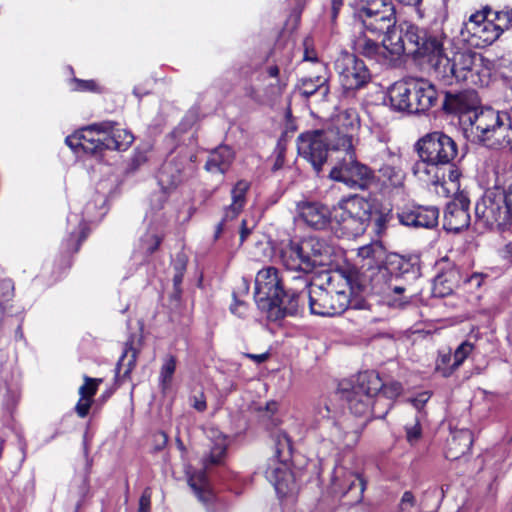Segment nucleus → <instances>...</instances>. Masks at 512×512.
I'll use <instances>...</instances> for the list:
<instances>
[{
    "label": "nucleus",
    "instance_id": "1",
    "mask_svg": "<svg viewBox=\"0 0 512 512\" xmlns=\"http://www.w3.org/2000/svg\"><path fill=\"white\" fill-rule=\"evenodd\" d=\"M401 391L399 382L384 384L378 373L370 371L360 373L353 383H341L339 392L354 415L371 412L374 417L383 418Z\"/></svg>",
    "mask_w": 512,
    "mask_h": 512
},
{
    "label": "nucleus",
    "instance_id": "2",
    "mask_svg": "<svg viewBox=\"0 0 512 512\" xmlns=\"http://www.w3.org/2000/svg\"><path fill=\"white\" fill-rule=\"evenodd\" d=\"M490 70V61L471 50L456 51L435 65L436 77L446 85L463 82L482 87L489 82Z\"/></svg>",
    "mask_w": 512,
    "mask_h": 512
},
{
    "label": "nucleus",
    "instance_id": "3",
    "mask_svg": "<svg viewBox=\"0 0 512 512\" xmlns=\"http://www.w3.org/2000/svg\"><path fill=\"white\" fill-rule=\"evenodd\" d=\"M334 247L324 238L310 236L300 242H290L281 249L280 258L286 269L309 274L333 261Z\"/></svg>",
    "mask_w": 512,
    "mask_h": 512
},
{
    "label": "nucleus",
    "instance_id": "4",
    "mask_svg": "<svg viewBox=\"0 0 512 512\" xmlns=\"http://www.w3.org/2000/svg\"><path fill=\"white\" fill-rule=\"evenodd\" d=\"M468 122L475 141L490 149H508L512 153V120L507 110L481 109L469 115Z\"/></svg>",
    "mask_w": 512,
    "mask_h": 512
},
{
    "label": "nucleus",
    "instance_id": "5",
    "mask_svg": "<svg viewBox=\"0 0 512 512\" xmlns=\"http://www.w3.org/2000/svg\"><path fill=\"white\" fill-rule=\"evenodd\" d=\"M274 441L275 457L269 461L265 476L279 496H286L296 490L294 475L287 464L292 444L287 433L282 431L275 434Z\"/></svg>",
    "mask_w": 512,
    "mask_h": 512
},
{
    "label": "nucleus",
    "instance_id": "6",
    "mask_svg": "<svg viewBox=\"0 0 512 512\" xmlns=\"http://www.w3.org/2000/svg\"><path fill=\"white\" fill-rule=\"evenodd\" d=\"M477 221L488 229H503L512 223L505 188L487 189L475 205Z\"/></svg>",
    "mask_w": 512,
    "mask_h": 512
},
{
    "label": "nucleus",
    "instance_id": "7",
    "mask_svg": "<svg viewBox=\"0 0 512 512\" xmlns=\"http://www.w3.org/2000/svg\"><path fill=\"white\" fill-rule=\"evenodd\" d=\"M210 437L214 439V443L209 454L202 459L203 469L186 472L188 485L203 503H209L213 499L206 471L213 465L222 464L227 450V439L223 434L217 430H211Z\"/></svg>",
    "mask_w": 512,
    "mask_h": 512
},
{
    "label": "nucleus",
    "instance_id": "8",
    "mask_svg": "<svg viewBox=\"0 0 512 512\" xmlns=\"http://www.w3.org/2000/svg\"><path fill=\"white\" fill-rule=\"evenodd\" d=\"M372 212L371 203L361 196H352L339 202L334 219L348 236H358L365 232Z\"/></svg>",
    "mask_w": 512,
    "mask_h": 512
},
{
    "label": "nucleus",
    "instance_id": "9",
    "mask_svg": "<svg viewBox=\"0 0 512 512\" xmlns=\"http://www.w3.org/2000/svg\"><path fill=\"white\" fill-rule=\"evenodd\" d=\"M337 131L312 130L301 133L297 138L298 154L311 163L314 170L319 173L327 161L328 151H335Z\"/></svg>",
    "mask_w": 512,
    "mask_h": 512
},
{
    "label": "nucleus",
    "instance_id": "10",
    "mask_svg": "<svg viewBox=\"0 0 512 512\" xmlns=\"http://www.w3.org/2000/svg\"><path fill=\"white\" fill-rule=\"evenodd\" d=\"M295 280L303 289H307L310 312L319 316H333L345 311L348 298L345 292H330L322 286L314 285L306 276H297Z\"/></svg>",
    "mask_w": 512,
    "mask_h": 512
},
{
    "label": "nucleus",
    "instance_id": "11",
    "mask_svg": "<svg viewBox=\"0 0 512 512\" xmlns=\"http://www.w3.org/2000/svg\"><path fill=\"white\" fill-rule=\"evenodd\" d=\"M419 157L438 166L448 165L458 155V146L454 139L441 131L426 134L418 140Z\"/></svg>",
    "mask_w": 512,
    "mask_h": 512
},
{
    "label": "nucleus",
    "instance_id": "12",
    "mask_svg": "<svg viewBox=\"0 0 512 512\" xmlns=\"http://www.w3.org/2000/svg\"><path fill=\"white\" fill-rule=\"evenodd\" d=\"M335 152L343 153V156L337 157V162L330 171V178L344 183L349 188L366 187L372 177V171L356 159L354 148L339 149Z\"/></svg>",
    "mask_w": 512,
    "mask_h": 512
},
{
    "label": "nucleus",
    "instance_id": "13",
    "mask_svg": "<svg viewBox=\"0 0 512 512\" xmlns=\"http://www.w3.org/2000/svg\"><path fill=\"white\" fill-rule=\"evenodd\" d=\"M339 82L345 92H354L366 86L371 74L366 64L354 54L343 52L335 61Z\"/></svg>",
    "mask_w": 512,
    "mask_h": 512
},
{
    "label": "nucleus",
    "instance_id": "14",
    "mask_svg": "<svg viewBox=\"0 0 512 512\" xmlns=\"http://www.w3.org/2000/svg\"><path fill=\"white\" fill-rule=\"evenodd\" d=\"M489 12L490 6L486 5L481 10L471 14L464 23L462 35L467 34L466 41L473 47H487L501 37L497 28L489 19Z\"/></svg>",
    "mask_w": 512,
    "mask_h": 512
},
{
    "label": "nucleus",
    "instance_id": "15",
    "mask_svg": "<svg viewBox=\"0 0 512 512\" xmlns=\"http://www.w3.org/2000/svg\"><path fill=\"white\" fill-rule=\"evenodd\" d=\"M284 294L279 271L272 266L260 270L255 278L254 298L259 309L272 311L273 305L281 302Z\"/></svg>",
    "mask_w": 512,
    "mask_h": 512
},
{
    "label": "nucleus",
    "instance_id": "16",
    "mask_svg": "<svg viewBox=\"0 0 512 512\" xmlns=\"http://www.w3.org/2000/svg\"><path fill=\"white\" fill-rule=\"evenodd\" d=\"M366 483L362 477L342 465L335 466L329 485V492L338 498H347L346 504L353 505L363 499Z\"/></svg>",
    "mask_w": 512,
    "mask_h": 512
},
{
    "label": "nucleus",
    "instance_id": "17",
    "mask_svg": "<svg viewBox=\"0 0 512 512\" xmlns=\"http://www.w3.org/2000/svg\"><path fill=\"white\" fill-rule=\"evenodd\" d=\"M423 29L417 25L403 21L385 36V43L391 56L399 57L402 54L416 55Z\"/></svg>",
    "mask_w": 512,
    "mask_h": 512
},
{
    "label": "nucleus",
    "instance_id": "18",
    "mask_svg": "<svg viewBox=\"0 0 512 512\" xmlns=\"http://www.w3.org/2000/svg\"><path fill=\"white\" fill-rule=\"evenodd\" d=\"M111 129V122L92 124L66 137V144L74 151L80 149L87 154L96 155L105 150L104 134Z\"/></svg>",
    "mask_w": 512,
    "mask_h": 512
},
{
    "label": "nucleus",
    "instance_id": "19",
    "mask_svg": "<svg viewBox=\"0 0 512 512\" xmlns=\"http://www.w3.org/2000/svg\"><path fill=\"white\" fill-rule=\"evenodd\" d=\"M360 127V120L354 109H348L340 112L333 120L331 126L326 131H337L333 148L352 149L357 141V132Z\"/></svg>",
    "mask_w": 512,
    "mask_h": 512
},
{
    "label": "nucleus",
    "instance_id": "20",
    "mask_svg": "<svg viewBox=\"0 0 512 512\" xmlns=\"http://www.w3.org/2000/svg\"><path fill=\"white\" fill-rule=\"evenodd\" d=\"M191 157L178 155L164 162L158 173L162 190L169 192L184 182L193 172Z\"/></svg>",
    "mask_w": 512,
    "mask_h": 512
},
{
    "label": "nucleus",
    "instance_id": "21",
    "mask_svg": "<svg viewBox=\"0 0 512 512\" xmlns=\"http://www.w3.org/2000/svg\"><path fill=\"white\" fill-rule=\"evenodd\" d=\"M420 36L422 39L420 40L419 51H417L416 55L428 57L435 69V65L438 64L442 58L448 57L445 44L449 42V39L440 27L423 29Z\"/></svg>",
    "mask_w": 512,
    "mask_h": 512
},
{
    "label": "nucleus",
    "instance_id": "22",
    "mask_svg": "<svg viewBox=\"0 0 512 512\" xmlns=\"http://www.w3.org/2000/svg\"><path fill=\"white\" fill-rule=\"evenodd\" d=\"M351 422L350 417L338 414L321 429L322 434L335 445L352 447L357 443L360 432Z\"/></svg>",
    "mask_w": 512,
    "mask_h": 512
},
{
    "label": "nucleus",
    "instance_id": "23",
    "mask_svg": "<svg viewBox=\"0 0 512 512\" xmlns=\"http://www.w3.org/2000/svg\"><path fill=\"white\" fill-rule=\"evenodd\" d=\"M399 222L413 228H433L438 224L439 209L435 206H407L397 213Z\"/></svg>",
    "mask_w": 512,
    "mask_h": 512
},
{
    "label": "nucleus",
    "instance_id": "24",
    "mask_svg": "<svg viewBox=\"0 0 512 512\" xmlns=\"http://www.w3.org/2000/svg\"><path fill=\"white\" fill-rule=\"evenodd\" d=\"M469 205L470 201L465 196L447 204L443 217V227L446 231L458 233L469 227Z\"/></svg>",
    "mask_w": 512,
    "mask_h": 512
},
{
    "label": "nucleus",
    "instance_id": "25",
    "mask_svg": "<svg viewBox=\"0 0 512 512\" xmlns=\"http://www.w3.org/2000/svg\"><path fill=\"white\" fill-rule=\"evenodd\" d=\"M299 218L310 228L325 229L331 220L330 209L317 201L303 200L296 205Z\"/></svg>",
    "mask_w": 512,
    "mask_h": 512
},
{
    "label": "nucleus",
    "instance_id": "26",
    "mask_svg": "<svg viewBox=\"0 0 512 512\" xmlns=\"http://www.w3.org/2000/svg\"><path fill=\"white\" fill-rule=\"evenodd\" d=\"M250 183L246 180H239L231 190L232 203L224 209L222 220L218 223L215 231V238H218L225 229V225L238 217L246 205V194Z\"/></svg>",
    "mask_w": 512,
    "mask_h": 512
},
{
    "label": "nucleus",
    "instance_id": "27",
    "mask_svg": "<svg viewBox=\"0 0 512 512\" xmlns=\"http://www.w3.org/2000/svg\"><path fill=\"white\" fill-rule=\"evenodd\" d=\"M355 17L361 22L363 28L372 34L388 35L396 24L395 12L355 13Z\"/></svg>",
    "mask_w": 512,
    "mask_h": 512
},
{
    "label": "nucleus",
    "instance_id": "28",
    "mask_svg": "<svg viewBox=\"0 0 512 512\" xmlns=\"http://www.w3.org/2000/svg\"><path fill=\"white\" fill-rule=\"evenodd\" d=\"M385 43V38L382 44L368 38L364 33H360L354 40L352 48L355 53L362 55L368 59H373L377 62H385L393 56L389 53V48Z\"/></svg>",
    "mask_w": 512,
    "mask_h": 512
},
{
    "label": "nucleus",
    "instance_id": "29",
    "mask_svg": "<svg viewBox=\"0 0 512 512\" xmlns=\"http://www.w3.org/2000/svg\"><path fill=\"white\" fill-rule=\"evenodd\" d=\"M474 98L475 95L472 92H446L442 107L448 113L463 114L464 122H467L469 115L478 112L471 111L475 105Z\"/></svg>",
    "mask_w": 512,
    "mask_h": 512
},
{
    "label": "nucleus",
    "instance_id": "30",
    "mask_svg": "<svg viewBox=\"0 0 512 512\" xmlns=\"http://www.w3.org/2000/svg\"><path fill=\"white\" fill-rule=\"evenodd\" d=\"M296 286L290 287L284 290V294L281 296V302L273 305V309H278L281 312V316H295L301 310V302L307 298V289H303L299 282L293 278Z\"/></svg>",
    "mask_w": 512,
    "mask_h": 512
},
{
    "label": "nucleus",
    "instance_id": "31",
    "mask_svg": "<svg viewBox=\"0 0 512 512\" xmlns=\"http://www.w3.org/2000/svg\"><path fill=\"white\" fill-rule=\"evenodd\" d=\"M412 96H414V109L421 113L433 107L438 98V93L433 84L427 80L412 81Z\"/></svg>",
    "mask_w": 512,
    "mask_h": 512
},
{
    "label": "nucleus",
    "instance_id": "32",
    "mask_svg": "<svg viewBox=\"0 0 512 512\" xmlns=\"http://www.w3.org/2000/svg\"><path fill=\"white\" fill-rule=\"evenodd\" d=\"M463 273L456 266H451L438 273L434 278V292L440 297L450 295L462 286Z\"/></svg>",
    "mask_w": 512,
    "mask_h": 512
},
{
    "label": "nucleus",
    "instance_id": "33",
    "mask_svg": "<svg viewBox=\"0 0 512 512\" xmlns=\"http://www.w3.org/2000/svg\"><path fill=\"white\" fill-rule=\"evenodd\" d=\"M473 444V434L469 429L462 428L451 431L447 441L446 457L456 460L468 453Z\"/></svg>",
    "mask_w": 512,
    "mask_h": 512
},
{
    "label": "nucleus",
    "instance_id": "34",
    "mask_svg": "<svg viewBox=\"0 0 512 512\" xmlns=\"http://www.w3.org/2000/svg\"><path fill=\"white\" fill-rule=\"evenodd\" d=\"M310 414L314 425L321 430L340 412L329 398L321 397L313 402Z\"/></svg>",
    "mask_w": 512,
    "mask_h": 512
},
{
    "label": "nucleus",
    "instance_id": "35",
    "mask_svg": "<svg viewBox=\"0 0 512 512\" xmlns=\"http://www.w3.org/2000/svg\"><path fill=\"white\" fill-rule=\"evenodd\" d=\"M233 159L232 149L226 145H221L209 154L205 168L211 173L224 174L229 169Z\"/></svg>",
    "mask_w": 512,
    "mask_h": 512
},
{
    "label": "nucleus",
    "instance_id": "36",
    "mask_svg": "<svg viewBox=\"0 0 512 512\" xmlns=\"http://www.w3.org/2000/svg\"><path fill=\"white\" fill-rule=\"evenodd\" d=\"M298 90L305 98L315 96L321 101L327 98L330 91L328 79L324 76L301 79L298 84Z\"/></svg>",
    "mask_w": 512,
    "mask_h": 512
},
{
    "label": "nucleus",
    "instance_id": "37",
    "mask_svg": "<svg viewBox=\"0 0 512 512\" xmlns=\"http://www.w3.org/2000/svg\"><path fill=\"white\" fill-rule=\"evenodd\" d=\"M134 137L126 129L114 128L111 122V129L104 134V146L109 150H126L133 142Z\"/></svg>",
    "mask_w": 512,
    "mask_h": 512
},
{
    "label": "nucleus",
    "instance_id": "38",
    "mask_svg": "<svg viewBox=\"0 0 512 512\" xmlns=\"http://www.w3.org/2000/svg\"><path fill=\"white\" fill-rule=\"evenodd\" d=\"M357 255L362 260L367 261L368 266H378L384 262L386 249L381 242L374 241L359 247Z\"/></svg>",
    "mask_w": 512,
    "mask_h": 512
},
{
    "label": "nucleus",
    "instance_id": "39",
    "mask_svg": "<svg viewBox=\"0 0 512 512\" xmlns=\"http://www.w3.org/2000/svg\"><path fill=\"white\" fill-rule=\"evenodd\" d=\"M409 96H412V81L408 83H397L390 90L391 104L399 111H406L408 107H411Z\"/></svg>",
    "mask_w": 512,
    "mask_h": 512
},
{
    "label": "nucleus",
    "instance_id": "40",
    "mask_svg": "<svg viewBox=\"0 0 512 512\" xmlns=\"http://www.w3.org/2000/svg\"><path fill=\"white\" fill-rule=\"evenodd\" d=\"M438 167L437 164H431L425 159L420 158V160L413 164L412 173L420 181L435 185L440 181V177L437 173Z\"/></svg>",
    "mask_w": 512,
    "mask_h": 512
},
{
    "label": "nucleus",
    "instance_id": "41",
    "mask_svg": "<svg viewBox=\"0 0 512 512\" xmlns=\"http://www.w3.org/2000/svg\"><path fill=\"white\" fill-rule=\"evenodd\" d=\"M137 359V350L132 343H126L123 353L116 365V378H126L135 367Z\"/></svg>",
    "mask_w": 512,
    "mask_h": 512
},
{
    "label": "nucleus",
    "instance_id": "42",
    "mask_svg": "<svg viewBox=\"0 0 512 512\" xmlns=\"http://www.w3.org/2000/svg\"><path fill=\"white\" fill-rule=\"evenodd\" d=\"M489 19L495 25L500 35L512 28V8H492L490 6Z\"/></svg>",
    "mask_w": 512,
    "mask_h": 512
},
{
    "label": "nucleus",
    "instance_id": "43",
    "mask_svg": "<svg viewBox=\"0 0 512 512\" xmlns=\"http://www.w3.org/2000/svg\"><path fill=\"white\" fill-rule=\"evenodd\" d=\"M384 10H388V13L395 12L393 0H360L355 13H378Z\"/></svg>",
    "mask_w": 512,
    "mask_h": 512
},
{
    "label": "nucleus",
    "instance_id": "44",
    "mask_svg": "<svg viewBox=\"0 0 512 512\" xmlns=\"http://www.w3.org/2000/svg\"><path fill=\"white\" fill-rule=\"evenodd\" d=\"M453 357L450 351L440 352L435 364V371L443 377H450L455 371Z\"/></svg>",
    "mask_w": 512,
    "mask_h": 512
},
{
    "label": "nucleus",
    "instance_id": "45",
    "mask_svg": "<svg viewBox=\"0 0 512 512\" xmlns=\"http://www.w3.org/2000/svg\"><path fill=\"white\" fill-rule=\"evenodd\" d=\"M175 369H176V359L174 356L168 355L164 359V363L161 367L160 376H159L161 389L163 391H165L170 386Z\"/></svg>",
    "mask_w": 512,
    "mask_h": 512
},
{
    "label": "nucleus",
    "instance_id": "46",
    "mask_svg": "<svg viewBox=\"0 0 512 512\" xmlns=\"http://www.w3.org/2000/svg\"><path fill=\"white\" fill-rule=\"evenodd\" d=\"M379 173L383 178L387 179L393 186L401 185L404 179V175L401 169L389 164H383L379 168Z\"/></svg>",
    "mask_w": 512,
    "mask_h": 512
},
{
    "label": "nucleus",
    "instance_id": "47",
    "mask_svg": "<svg viewBox=\"0 0 512 512\" xmlns=\"http://www.w3.org/2000/svg\"><path fill=\"white\" fill-rule=\"evenodd\" d=\"M161 238L154 232H146L140 240V248L146 255L153 254L159 247Z\"/></svg>",
    "mask_w": 512,
    "mask_h": 512
},
{
    "label": "nucleus",
    "instance_id": "48",
    "mask_svg": "<svg viewBox=\"0 0 512 512\" xmlns=\"http://www.w3.org/2000/svg\"><path fill=\"white\" fill-rule=\"evenodd\" d=\"M101 382L102 379L100 378H91L88 376H84V384L79 388L80 397L92 400Z\"/></svg>",
    "mask_w": 512,
    "mask_h": 512
},
{
    "label": "nucleus",
    "instance_id": "49",
    "mask_svg": "<svg viewBox=\"0 0 512 512\" xmlns=\"http://www.w3.org/2000/svg\"><path fill=\"white\" fill-rule=\"evenodd\" d=\"M266 72L269 77L276 79V82L271 84L272 95H276V96L281 95L282 92L284 91L287 83L285 80L279 78V74H280L279 67L277 65H270L267 67Z\"/></svg>",
    "mask_w": 512,
    "mask_h": 512
},
{
    "label": "nucleus",
    "instance_id": "50",
    "mask_svg": "<svg viewBox=\"0 0 512 512\" xmlns=\"http://www.w3.org/2000/svg\"><path fill=\"white\" fill-rule=\"evenodd\" d=\"M474 346L472 343L468 341L462 342L455 352L452 354L453 357V366L457 369L463 364V362L466 360V358L470 355L472 352Z\"/></svg>",
    "mask_w": 512,
    "mask_h": 512
},
{
    "label": "nucleus",
    "instance_id": "51",
    "mask_svg": "<svg viewBox=\"0 0 512 512\" xmlns=\"http://www.w3.org/2000/svg\"><path fill=\"white\" fill-rule=\"evenodd\" d=\"M14 296V283L11 279L0 280V305H5Z\"/></svg>",
    "mask_w": 512,
    "mask_h": 512
},
{
    "label": "nucleus",
    "instance_id": "52",
    "mask_svg": "<svg viewBox=\"0 0 512 512\" xmlns=\"http://www.w3.org/2000/svg\"><path fill=\"white\" fill-rule=\"evenodd\" d=\"M486 277L487 275L478 272H474L471 275L463 274L462 285L470 290H476L481 287Z\"/></svg>",
    "mask_w": 512,
    "mask_h": 512
},
{
    "label": "nucleus",
    "instance_id": "53",
    "mask_svg": "<svg viewBox=\"0 0 512 512\" xmlns=\"http://www.w3.org/2000/svg\"><path fill=\"white\" fill-rule=\"evenodd\" d=\"M398 270H399V274H401V275L411 273L413 276H416V275H418V272H419L418 266L410 263V261H408L404 258L398 259Z\"/></svg>",
    "mask_w": 512,
    "mask_h": 512
},
{
    "label": "nucleus",
    "instance_id": "54",
    "mask_svg": "<svg viewBox=\"0 0 512 512\" xmlns=\"http://www.w3.org/2000/svg\"><path fill=\"white\" fill-rule=\"evenodd\" d=\"M75 82V90L76 91H90V92H96L98 91L97 83L94 80H80V79H74Z\"/></svg>",
    "mask_w": 512,
    "mask_h": 512
},
{
    "label": "nucleus",
    "instance_id": "55",
    "mask_svg": "<svg viewBox=\"0 0 512 512\" xmlns=\"http://www.w3.org/2000/svg\"><path fill=\"white\" fill-rule=\"evenodd\" d=\"M255 227H256V223L254 220L249 221L247 219H243L241 221V226H240V231H239L241 243H243L247 239V237L252 233V231L254 230Z\"/></svg>",
    "mask_w": 512,
    "mask_h": 512
},
{
    "label": "nucleus",
    "instance_id": "56",
    "mask_svg": "<svg viewBox=\"0 0 512 512\" xmlns=\"http://www.w3.org/2000/svg\"><path fill=\"white\" fill-rule=\"evenodd\" d=\"M151 495H152V493H151L150 488L144 489V491L139 499L138 512H150Z\"/></svg>",
    "mask_w": 512,
    "mask_h": 512
},
{
    "label": "nucleus",
    "instance_id": "57",
    "mask_svg": "<svg viewBox=\"0 0 512 512\" xmlns=\"http://www.w3.org/2000/svg\"><path fill=\"white\" fill-rule=\"evenodd\" d=\"M91 405H92V400L80 397V399L78 400V402L75 406V411H76L77 415L81 418H85L89 413Z\"/></svg>",
    "mask_w": 512,
    "mask_h": 512
},
{
    "label": "nucleus",
    "instance_id": "58",
    "mask_svg": "<svg viewBox=\"0 0 512 512\" xmlns=\"http://www.w3.org/2000/svg\"><path fill=\"white\" fill-rule=\"evenodd\" d=\"M407 440L410 443L417 441L421 436V427L417 420L413 426L406 427Z\"/></svg>",
    "mask_w": 512,
    "mask_h": 512
},
{
    "label": "nucleus",
    "instance_id": "59",
    "mask_svg": "<svg viewBox=\"0 0 512 512\" xmlns=\"http://www.w3.org/2000/svg\"><path fill=\"white\" fill-rule=\"evenodd\" d=\"M284 153H285V147L284 145L282 144V141L280 140L277 144V147H276V160H275V163L273 165V170L276 171V170H279L282 168L283 164H284Z\"/></svg>",
    "mask_w": 512,
    "mask_h": 512
},
{
    "label": "nucleus",
    "instance_id": "60",
    "mask_svg": "<svg viewBox=\"0 0 512 512\" xmlns=\"http://www.w3.org/2000/svg\"><path fill=\"white\" fill-rule=\"evenodd\" d=\"M343 0H330V18L335 21L338 17L339 11L343 7Z\"/></svg>",
    "mask_w": 512,
    "mask_h": 512
},
{
    "label": "nucleus",
    "instance_id": "61",
    "mask_svg": "<svg viewBox=\"0 0 512 512\" xmlns=\"http://www.w3.org/2000/svg\"><path fill=\"white\" fill-rule=\"evenodd\" d=\"M245 356L247 358L251 359L252 361L260 364V363L267 361L270 357V354H269V352H265V353H261V354L246 353Z\"/></svg>",
    "mask_w": 512,
    "mask_h": 512
},
{
    "label": "nucleus",
    "instance_id": "62",
    "mask_svg": "<svg viewBox=\"0 0 512 512\" xmlns=\"http://www.w3.org/2000/svg\"><path fill=\"white\" fill-rule=\"evenodd\" d=\"M192 406L199 412H203L206 409V401L203 394L199 397L194 396Z\"/></svg>",
    "mask_w": 512,
    "mask_h": 512
},
{
    "label": "nucleus",
    "instance_id": "63",
    "mask_svg": "<svg viewBox=\"0 0 512 512\" xmlns=\"http://www.w3.org/2000/svg\"><path fill=\"white\" fill-rule=\"evenodd\" d=\"M308 44H309V40L306 39L304 41L305 52H304L303 59L306 60V61H316L317 60V56H316V54L313 51H309L308 50Z\"/></svg>",
    "mask_w": 512,
    "mask_h": 512
},
{
    "label": "nucleus",
    "instance_id": "64",
    "mask_svg": "<svg viewBox=\"0 0 512 512\" xmlns=\"http://www.w3.org/2000/svg\"><path fill=\"white\" fill-rule=\"evenodd\" d=\"M177 273L173 277L174 286L178 288L182 283L184 266L177 267Z\"/></svg>",
    "mask_w": 512,
    "mask_h": 512
}]
</instances>
